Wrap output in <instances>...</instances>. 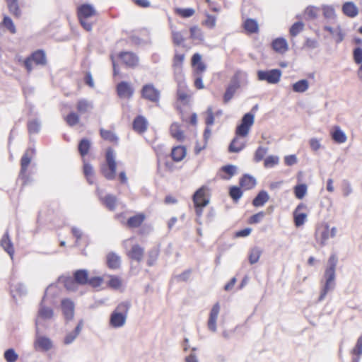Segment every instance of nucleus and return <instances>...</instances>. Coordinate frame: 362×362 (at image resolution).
Here are the masks:
<instances>
[{"instance_id": "f257e3e1", "label": "nucleus", "mask_w": 362, "mask_h": 362, "mask_svg": "<svg viewBox=\"0 0 362 362\" xmlns=\"http://www.w3.org/2000/svg\"><path fill=\"white\" fill-rule=\"evenodd\" d=\"M338 262V257L335 254H332L328 259L327 267L324 273V284L321 288L320 294L318 298V301H322L327 293L334 289L336 286V267Z\"/></svg>"}, {"instance_id": "f03ea898", "label": "nucleus", "mask_w": 362, "mask_h": 362, "mask_svg": "<svg viewBox=\"0 0 362 362\" xmlns=\"http://www.w3.org/2000/svg\"><path fill=\"white\" fill-rule=\"evenodd\" d=\"M51 286H52L50 285L47 288L45 294L39 303L38 310L35 320L37 334L40 333V326H43L44 322L52 320L54 315V310L50 305L54 303V300L52 299H49L47 294V291Z\"/></svg>"}, {"instance_id": "7ed1b4c3", "label": "nucleus", "mask_w": 362, "mask_h": 362, "mask_svg": "<svg viewBox=\"0 0 362 362\" xmlns=\"http://www.w3.org/2000/svg\"><path fill=\"white\" fill-rule=\"evenodd\" d=\"M131 308V303L129 300L123 301L117 305L112 312L110 317V325L114 328L122 327L127 317V314Z\"/></svg>"}, {"instance_id": "20e7f679", "label": "nucleus", "mask_w": 362, "mask_h": 362, "mask_svg": "<svg viewBox=\"0 0 362 362\" xmlns=\"http://www.w3.org/2000/svg\"><path fill=\"white\" fill-rule=\"evenodd\" d=\"M116 169L115 153L112 148L109 147L105 152V163L101 165L100 171L107 180H113L115 178Z\"/></svg>"}, {"instance_id": "39448f33", "label": "nucleus", "mask_w": 362, "mask_h": 362, "mask_svg": "<svg viewBox=\"0 0 362 362\" xmlns=\"http://www.w3.org/2000/svg\"><path fill=\"white\" fill-rule=\"evenodd\" d=\"M206 189L207 188L205 186H202L192 196L196 215L198 218H201L204 207L209 203V199L206 197Z\"/></svg>"}, {"instance_id": "423d86ee", "label": "nucleus", "mask_w": 362, "mask_h": 362, "mask_svg": "<svg viewBox=\"0 0 362 362\" xmlns=\"http://www.w3.org/2000/svg\"><path fill=\"white\" fill-rule=\"evenodd\" d=\"M255 122V113H245L241 118L240 123L236 127L235 134L238 136L246 137Z\"/></svg>"}, {"instance_id": "0eeeda50", "label": "nucleus", "mask_w": 362, "mask_h": 362, "mask_svg": "<svg viewBox=\"0 0 362 362\" xmlns=\"http://www.w3.org/2000/svg\"><path fill=\"white\" fill-rule=\"evenodd\" d=\"M259 81H267L268 83H277L281 76V71L278 69L270 70H259L257 73Z\"/></svg>"}, {"instance_id": "6e6552de", "label": "nucleus", "mask_w": 362, "mask_h": 362, "mask_svg": "<svg viewBox=\"0 0 362 362\" xmlns=\"http://www.w3.org/2000/svg\"><path fill=\"white\" fill-rule=\"evenodd\" d=\"M141 97L146 100L153 103L159 102L160 93L152 83L144 85L141 88Z\"/></svg>"}, {"instance_id": "1a4fd4ad", "label": "nucleus", "mask_w": 362, "mask_h": 362, "mask_svg": "<svg viewBox=\"0 0 362 362\" xmlns=\"http://www.w3.org/2000/svg\"><path fill=\"white\" fill-rule=\"evenodd\" d=\"M35 334L36 337L33 344L35 350L46 352L52 348L53 343L49 337L41 336L40 333L37 334L36 332Z\"/></svg>"}, {"instance_id": "9d476101", "label": "nucleus", "mask_w": 362, "mask_h": 362, "mask_svg": "<svg viewBox=\"0 0 362 362\" xmlns=\"http://www.w3.org/2000/svg\"><path fill=\"white\" fill-rule=\"evenodd\" d=\"M117 95L119 98H131L134 93V88L128 82L122 81L116 86Z\"/></svg>"}, {"instance_id": "9b49d317", "label": "nucleus", "mask_w": 362, "mask_h": 362, "mask_svg": "<svg viewBox=\"0 0 362 362\" xmlns=\"http://www.w3.org/2000/svg\"><path fill=\"white\" fill-rule=\"evenodd\" d=\"M63 315L66 320H71L74 315V303L68 298L63 299L61 302Z\"/></svg>"}, {"instance_id": "f8f14e48", "label": "nucleus", "mask_w": 362, "mask_h": 362, "mask_svg": "<svg viewBox=\"0 0 362 362\" xmlns=\"http://www.w3.org/2000/svg\"><path fill=\"white\" fill-rule=\"evenodd\" d=\"M220 311V305L218 303H215L209 313V317L208 320V328L211 332H215L216 331V320Z\"/></svg>"}, {"instance_id": "ddd939ff", "label": "nucleus", "mask_w": 362, "mask_h": 362, "mask_svg": "<svg viewBox=\"0 0 362 362\" xmlns=\"http://www.w3.org/2000/svg\"><path fill=\"white\" fill-rule=\"evenodd\" d=\"M31 156L28 154V151H25L21 159V170L19 173V177L25 182L28 180L26 172L28 167L31 161Z\"/></svg>"}, {"instance_id": "4468645a", "label": "nucleus", "mask_w": 362, "mask_h": 362, "mask_svg": "<svg viewBox=\"0 0 362 362\" xmlns=\"http://www.w3.org/2000/svg\"><path fill=\"white\" fill-rule=\"evenodd\" d=\"M185 59L184 54H178L175 52L173 59V68L176 77H181L182 72V64Z\"/></svg>"}, {"instance_id": "2eb2a0df", "label": "nucleus", "mask_w": 362, "mask_h": 362, "mask_svg": "<svg viewBox=\"0 0 362 362\" xmlns=\"http://www.w3.org/2000/svg\"><path fill=\"white\" fill-rule=\"evenodd\" d=\"M119 57L127 66L130 67H134L139 63V57L131 52H120Z\"/></svg>"}, {"instance_id": "dca6fc26", "label": "nucleus", "mask_w": 362, "mask_h": 362, "mask_svg": "<svg viewBox=\"0 0 362 362\" xmlns=\"http://www.w3.org/2000/svg\"><path fill=\"white\" fill-rule=\"evenodd\" d=\"M144 255V249L139 245H134L127 252V256L132 260L141 262Z\"/></svg>"}, {"instance_id": "f3484780", "label": "nucleus", "mask_w": 362, "mask_h": 362, "mask_svg": "<svg viewBox=\"0 0 362 362\" xmlns=\"http://www.w3.org/2000/svg\"><path fill=\"white\" fill-rule=\"evenodd\" d=\"M157 165L158 172L161 173L162 166L164 165L165 168L169 171H173L174 164L173 162L168 160L167 155L158 154L157 155Z\"/></svg>"}, {"instance_id": "a211bd4d", "label": "nucleus", "mask_w": 362, "mask_h": 362, "mask_svg": "<svg viewBox=\"0 0 362 362\" xmlns=\"http://www.w3.org/2000/svg\"><path fill=\"white\" fill-rule=\"evenodd\" d=\"M239 185L240 187L244 188L245 190H249L256 186L257 180L253 176L249 174H244L240 179Z\"/></svg>"}, {"instance_id": "6ab92c4d", "label": "nucleus", "mask_w": 362, "mask_h": 362, "mask_svg": "<svg viewBox=\"0 0 362 362\" xmlns=\"http://www.w3.org/2000/svg\"><path fill=\"white\" fill-rule=\"evenodd\" d=\"M95 14L94 7L90 4H84L78 8V18H88Z\"/></svg>"}, {"instance_id": "aec40b11", "label": "nucleus", "mask_w": 362, "mask_h": 362, "mask_svg": "<svg viewBox=\"0 0 362 362\" xmlns=\"http://www.w3.org/2000/svg\"><path fill=\"white\" fill-rule=\"evenodd\" d=\"M106 263L108 268L117 269L121 266V258L114 252H109L106 256Z\"/></svg>"}, {"instance_id": "412c9836", "label": "nucleus", "mask_w": 362, "mask_h": 362, "mask_svg": "<svg viewBox=\"0 0 362 362\" xmlns=\"http://www.w3.org/2000/svg\"><path fill=\"white\" fill-rule=\"evenodd\" d=\"M341 10L343 13L349 18H354L358 13V8L352 1H346L343 4Z\"/></svg>"}, {"instance_id": "4be33fe9", "label": "nucleus", "mask_w": 362, "mask_h": 362, "mask_svg": "<svg viewBox=\"0 0 362 362\" xmlns=\"http://www.w3.org/2000/svg\"><path fill=\"white\" fill-rule=\"evenodd\" d=\"M147 120L142 115L136 116L132 124L133 129L139 133H144L147 129Z\"/></svg>"}, {"instance_id": "5701e85b", "label": "nucleus", "mask_w": 362, "mask_h": 362, "mask_svg": "<svg viewBox=\"0 0 362 362\" xmlns=\"http://www.w3.org/2000/svg\"><path fill=\"white\" fill-rule=\"evenodd\" d=\"M240 138L241 136H235L232 139L229 146H228V151L230 153H239L245 147V142L242 141Z\"/></svg>"}, {"instance_id": "b1692460", "label": "nucleus", "mask_w": 362, "mask_h": 362, "mask_svg": "<svg viewBox=\"0 0 362 362\" xmlns=\"http://www.w3.org/2000/svg\"><path fill=\"white\" fill-rule=\"evenodd\" d=\"M329 238L331 237L329 235V228L328 224H326L322 228H318L317 230L316 238L320 242L321 246H325Z\"/></svg>"}, {"instance_id": "393cba45", "label": "nucleus", "mask_w": 362, "mask_h": 362, "mask_svg": "<svg viewBox=\"0 0 362 362\" xmlns=\"http://www.w3.org/2000/svg\"><path fill=\"white\" fill-rule=\"evenodd\" d=\"M1 246L9 255V256L13 258L14 255V248L8 230L6 231L1 240Z\"/></svg>"}, {"instance_id": "a878e982", "label": "nucleus", "mask_w": 362, "mask_h": 362, "mask_svg": "<svg viewBox=\"0 0 362 362\" xmlns=\"http://www.w3.org/2000/svg\"><path fill=\"white\" fill-rule=\"evenodd\" d=\"M73 278L78 285H86L88 282V272L84 269L76 270L73 273Z\"/></svg>"}, {"instance_id": "bb28decb", "label": "nucleus", "mask_w": 362, "mask_h": 362, "mask_svg": "<svg viewBox=\"0 0 362 362\" xmlns=\"http://www.w3.org/2000/svg\"><path fill=\"white\" fill-rule=\"evenodd\" d=\"M247 78V74L242 71H237L231 77L228 86L238 89L240 87V83L243 80Z\"/></svg>"}, {"instance_id": "cd10ccee", "label": "nucleus", "mask_w": 362, "mask_h": 362, "mask_svg": "<svg viewBox=\"0 0 362 362\" xmlns=\"http://www.w3.org/2000/svg\"><path fill=\"white\" fill-rule=\"evenodd\" d=\"M272 47L274 50L279 53H284L288 50V44L283 37H278L272 42Z\"/></svg>"}, {"instance_id": "c85d7f7f", "label": "nucleus", "mask_w": 362, "mask_h": 362, "mask_svg": "<svg viewBox=\"0 0 362 362\" xmlns=\"http://www.w3.org/2000/svg\"><path fill=\"white\" fill-rule=\"evenodd\" d=\"M269 199V196L265 190H261L252 200V205L255 207H259L264 205Z\"/></svg>"}, {"instance_id": "c756f323", "label": "nucleus", "mask_w": 362, "mask_h": 362, "mask_svg": "<svg viewBox=\"0 0 362 362\" xmlns=\"http://www.w3.org/2000/svg\"><path fill=\"white\" fill-rule=\"evenodd\" d=\"M353 356L351 362H360L362 356V334L358 338L355 346L351 351Z\"/></svg>"}, {"instance_id": "7c9ffc66", "label": "nucleus", "mask_w": 362, "mask_h": 362, "mask_svg": "<svg viewBox=\"0 0 362 362\" xmlns=\"http://www.w3.org/2000/svg\"><path fill=\"white\" fill-rule=\"evenodd\" d=\"M30 58L35 62L37 65L45 66L47 63L46 55L43 50L38 49L34 52L30 56Z\"/></svg>"}, {"instance_id": "2f4dec72", "label": "nucleus", "mask_w": 362, "mask_h": 362, "mask_svg": "<svg viewBox=\"0 0 362 362\" xmlns=\"http://www.w3.org/2000/svg\"><path fill=\"white\" fill-rule=\"evenodd\" d=\"M332 139L338 144L344 143L346 140L345 133L340 129L339 127L335 126L331 132Z\"/></svg>"}, {"instance_id": "473e14b6", "label": "nucleus", "mask_w": 362, "mask_h": 362, "mask_svg": "<svg viewBox=\"0 0 362 362\" xmlns=\"http://www.w3.org/2000/svg\"><path fill=\"white\" fill-rule=\"evenodd\" d=\"M187 33L186 30L176 31L175 30H171V37L174 45L175 46H184L183 43L185 40L184 35Z\"/></svg>"}, {"instance_id": "72a5a7b5", "label": "nucleus", "mask_w": 362, "mask_h": 362, "mask_svg": "<svg viewBox=\"0 0 362 362\" xmlns=\"http://www.w3.org/2000/svg\"><path fill=\"white\" fill-rule=\"evenodd\" d=\"M145 219L143 214H137L127 219V224L128 227L134 228L139 227Z\"/></svg>"}, {"instance_id": "f704fd0d", "label": "nucleus", "mask_w": 362, "mask_h": 362, "mask_svg": "<svg viewBox=\"0 0 362 362\" xmlns=\"http://www.w3.org/2000/svg\"><path fill=\"white\" fill-rule=\"evenodd\" d=\"M171 157L175 162L182 160L186 155V149L184 146H177L173 147L171 151Z\"/></svg>"}, {"instance_id": "c9c22d12", "label": "nucleus", "mask_w": 362, "mask_h": 362, "mask_svg": "<svg viewBox=\"0 0 362 362\" xmlns=\"http://www.w3.org/2000/svg\"><path fill=\"white\" fill-rule=\"evenodd\" d=\"M93 108V103L86 99H81L76 105L77 110L81 113H86Z\"/></svg>"}, {"instance_id": "e433bc0d", "label": "nucleus", "mask_w": 362, "mask_h": 362, "mask_svg": "<svg viewBox=\"0 0 362 362\" xmlns=\"http://www.w3.org/2000/svg\"><path fill=\"white\" fill-rule=\"evenodd\" d=\"M90 146V141L87 138H83L79 141L78 144V151L81 156L84 157L88 153Z\"/></svg>"}, {"instance_id": "4c0bfd02", "label": "nucleus", "mask_w": 362, "mask_h": 362, "mask_svg": "<svg viewBox=\"0 0 362 362\" xmlns=\"http://www.w3.org/2000/svg\"><path fill=\"white\" fill-rule=\"evenodd\" d=\"M59 281L62 282L68 291H74L77 289L78 284L75 281L73 277L61 276L59 278Z\"/></svg>"}, {"instance_id": "58836bf2", "label": "nucleus", "mask_w": 362, "mask_h": 362, "mask_svg": "<svg viewBox=\"0 0 362 362\" xmlns=\"http://www.w3.org/2000/svg\"><path fill=\"white\" fill-rule=\"evenodd\" d=\"M262 253V250L259 247H253L250 250L248 260L250 264L257 263Z\"/></svg>"}, {"instance_id": "ea45409f", "label": "nucleus", "mask_w": 362, "mask_h": 362, "mask_svg": "<svg viewBox=\"0 0 362 362\" xmlns=\"http://www.w3.org/2000/svg\"><path fill=\"white\" fill-rule=\"evenodd\" d=\"M7 6L10 13L16 18L21 16V11L19 8L18 0H6Z\"/></svg>"}, {"instance_id": "a19ab883", "label": "nucleus", "mask_w": 362, "mask_h": 362, "mask_svg": "<svg viewBox=\"0 0 362 362\" xmlns=\"http://www.w3.org/2000/svg\"><path fill=\"white\" fill-rule=\"evenodd\" d=\"M10 288L13 298H16V295L20 296L25 295L27 292L25 286L21 283L11 284Z\"/></svg>"}, {"instance_id": "79ce46f5", "label": "nucleus", "mask_w": 362, "mask_h": 362, "mask_svg": "<svg viewBox=\"0 0 362 362\" xmlns=\"http://www.w3.org/2000/svg\"><path fill=\"white\" fill-rule=\"evenodd\" d=\"M309 83L308 80L301 79L292 85V89L296 93H303L308 89Z\"/></svg>"}, {"instance_id": "37998d69", "label": "nucleus", "mask_w": 362, "mask_h": 362, "mask_svg": "<svg viewBox=\"0 0 362 362\" xmlns=\"http://www.w3.org/2000/svg\"><path fill=\"white\" fill-rule=\"evenodd\" d=\"M190 36L189 37L198 42H202L204 40L203 33L198 26H192L189 28Z\"/></svg>"}, {"instance_id": "c03bdc74", "label": "nucleus", "mask_w": 362, "mask_h": 362, "mask_svg": "<svg viewBox=\"0 0 362 362\" xmlns=\"http://www.w3.org/2000/svg\"><path fill=\"white\" fill-rule=\"evenodd\" d=\"M170 131L172 136L177 140L181 141L184 139L185 136L183 132L180 129L179 125L176 123L171 124Z\"/></svg>"}, {"instance_id": "a18cd8bd", "label": "nucleus", "mask_w": 362, "mask_h": 362, "mask_svg": "<svg viewBox=\"0 0 362 362\" xmlns=\"http://www.w3.org/2000/svg\"><path fill=\"white\" fill-rule=\"evenodd\" d=\"M103 203L110 211H114L116 208V197L112 194H107L103 199Z\"/></svg>"}, {"instance_id": "49530a36", "label": "nucleus", "mask_w": 362, "mask_h": 362, "mask_svg": "<svg viewBox=\"0 0 362 362\" xmlns=\"http://www.w3.org/2000/svg\"><path fill=\"white\" fill-rule=\"evenodd\" d=\"M159 255V249L156 247L151 248L148 252L147 265L153 266L156 262Z\"/></svg>"}, {"instance_id": "de8ad7c7", "label": "nucleus", "mask_w": 362, "mask_h": 362, "mask_svg": "<svg viewBox=\"0 0 362 362\" xmlns=\"http://www.w3.org/2000/svg\"><path fill=\"white\" fill-rule=\"evenodd\" d=\"M244 28L250 33H257L258 30V24L255 19L247 18L244 22Z\"/></svg>"}, {"instance_id": "09e8293b", "label": "nucleus", "mask_w": 362, "mask_h": 362, "mask_svg": "<svg viewBox=\"0 0 362 362\" xmlns=\"http://www.w3.org/2000/svg\"><path fill=\"white\" fill-rule=\"evenodd\" d=\"M40 127L41 123L38 119H35L28 122V130L30 134L39 133Z\"/></svg>"}, {"instance_id": "8fccbe9b", "label": "nucleus", "mask_w": 362, "mask_h": 362, "mask_svg": "<svg viewBox=\"0 0 362 362\" xmlns=\"http://www.w3.org/2000/svg\"><path fill=\"white\" fill-rule=\"evenodd\" d=\"M307 189V185L304 183L296 185L293 189L296 197L298 199H303L306 194Z\"/></svg>"}, {"instance_id": "3c124183", "label": "nucleus", "mask_w": 362, "mask_h": 362, "mask_svg": "<svg viewBox=\"0 0 362 362\" xmlns=\"http://www.w3.org/2000/svg\"><path fill=\"white\" fill-rule=\"evenodd\" d=\"M100 134L104 140L109 141L110 142H117L118 141V137L112 131L100 129Z\"/></svg>"}, {"instance_id": "603ef678", "label": "nucleus", "mask_w": 362, "mask_h": 362, "mask_svg": "<svg viewBox=\"0 0 362 362\" xmlns=\"http://www.w3.org/2000/svg\"><path fill=\"white\" fill-rule=\"evenodd\" d=\"M221 170L228 175V176H222L224 180L230 179L237 172V167L234 165H226L221 168Z\"/></svg>"}, {"instance_id": "864d4df0", "label": "nucleus", "mask_w": 362, "mask_h": 362, "mask_svg": "<svg viewBox=\"0 0 362 362\" xmlns=\"http://www.w3.org/2000/svg\"><path fill=\"white\" fill-rule=\"evenodd\" d=\"M109 278V280L106 282L107 286L115 290L119 288L122 285L120 278L115 275H110Z\"/></svg>"}, {"instance_id": "5fc2aeb1", "label": "nucleus", "mask_w": 362, "mask_h": 362, "mask_svg": "<svg viewBox=\"0 0 362 362\" xmlns=\"http://www.w3.org/2000/svg\"><path fill=\"white\" fill-rule=\"evenodd\" d=\"M229 195L235 202H237L243 196V191L240 187H230L229 188Z\"/></svg>"}, {"instance_id": "6e6d98bb", "label": "nucleus", "mask_w": 362, "mask_h": 362, "mask_svg": "<svg viewBox=\"0 0 362 362\" xmlns=\"http://www.w3.org/2000/svg\"><path fill=\"white\" fill-rule=\"evenodd\" d=\"M4 358L6 362H16L18 358V354L14 349L10 348L4 351Z\"/></svg>"}, {"instance_id": "4d7b16f0", "label": "nucleus", "mask_w": 362, "mask_h": 362, "mask_svg": "<svg viewBox=\"0 0 362 362\" xmlns=\"http://www.w3.org/2000/svg\"><path fill=\"white\" fill-rule=\"evenodd\" d=\"M323 16L327 19H334L336 17L334 8L332 6L322 5Z\"/></svg>"}, {"instance_id": "13d9d810", "label": "nucleus", "mask_w": 362, "mask_h": 362, "mask_svg": "<svg viewBox=\"0 0 362 362\" xmlns=\"http://www.w3.org/2000/svg\"><path fill=\"white\" fill-rule=\"evenodd\" d=\"M175 12L181 17L187 18L192 16L194 14L195 11L192 8H175Z\"/></svg>"}, {"instance_id": "bf43d9fd", "label": "nucleus", "mask_w": 362, "mask_h": 362, "mask_svg": "<svg viewBox=\"0 0 362 362\" xmlns=\"http://www.w3.org/2000/svg\"><path fill=\"white\" fill-rule=\"evenodd\" d=\"M320 8L315 6H308L305 10V14L309 20H315L318 16Z\"/></svg>"}, {"instance_id": "052dcab7", "label": "nucleus", "mask_w": 362, "mask_h": 362, "mask_svg": "<svg viewBox=\"0 0 362 362\" xmlns=\"http://www.w3.org/2000/svg\"><path fill=\"white\" fill-rule=\"evenodd\" d=\"M65 121L69 127H74L79 122V116L76 112H71L65 117Z\"/></svg>"}, {"instance_id": "680f3d73", "label": "nucleus", "mask_w": 362, "mask_h": 362, "mask_svg": "<svg viewBox=\"0 0 362 362\" xmlns=\"http://www.w3.org/2000/svg\"><path fill=\"white\" fill-rule=\"evenodd\" d=\"M304 24L301 21L294 23L290 28L289 33L293 37L298 35L303 29Z\"/></svg>"}, {"instance_id": "e2e57ef3", "label": "nucleus", "mask_w": 362, "mask_h": 362, "mask_svg": "<svg viewBox=\"0 0 362 362\" xmlns=\"http://www.w3.org/2000/svg\"><path fill=\"white\" fill-rule=\"evenodd\" d=\"M237 89L227 86L226 91L223 96V101L225 104L228 103L234 96Z\"/></svg>"}, {"instance_id": "0e129e2a", "label": "nucleus", "mask_w": 362, "mask_h": 362, "mask_svg": "<svg viewBox=\"0 0 362 362\" xmlns=\"http://www.w3.org/2000/svg\"><path fill=\"white\" fill-rule=\"evenodd\" d=\"M2 25L6 28L12 34H15L16 33L14 23L10 17L5 16L2 21Z\"/></svg>"}, {"instance_id": "69168bd1", "label": "nucleus", "mask_w": 362, "mask_h": 362, "mask_svg": "<svg viewBox=\"0 0 362 362\" xmlns=\"http://www.w3.org/2000/svg\"><path fill=\"white\" fill-rule=\"evenodd\" d=\"M279 162V158L276 156H269L264 159V165L265 168H269L277 165Z\"/></svg>"}, {"instance_id": "338daca9", "label": "nucleus", "mask_w": 362, "mask_h": 362, "mask_svg": "<svg viewBox=\"0 0 362 362\" xmlns=\"http://www.w3.org/2000/svg\"><path fill=\"white\" fill-rule=\"evenodd\" d=\"M268 148L263 146H259L257 149L255 151L254 160L255 162L261 161L266 153H267Z\"/></svg>"}, {"instance_id": "774afa93", "label": "nucleus", "mask_w": 362, "mask_h": 362, "mask_svg": "<svg viewBox=\"0 0 362 362\" xmlns=\"http://www.w3.org/2000/svg\"><path fill=\"white\" fill-rule=\"evenodd\" d=\"M353 59L356 64H362V47H357L354 49Z\"/></svg>"}]
</instances>
